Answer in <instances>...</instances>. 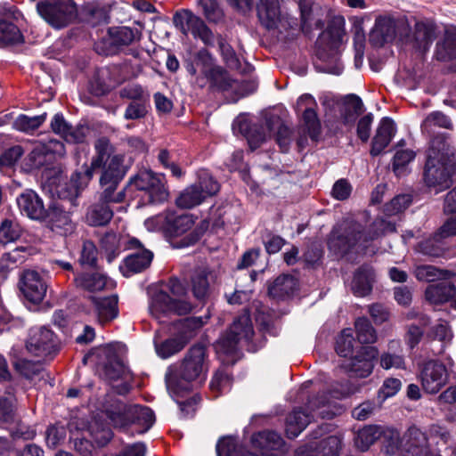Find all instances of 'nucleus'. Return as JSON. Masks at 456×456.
I'll return each mask as SVG.
<instances>
[{
    "mask_svg": "<svg viewBox=\"0 0 456 456\" xmlns=\"http://www.w3.org/2000/svg\"><path fill=\"white\" fill-rule=\"evenodd\" d=\"M209 367L207 347L194 345L183 360L168 367L166 375L167 389L171 396H184L192 390V382L205 379Z\"/></svg>",
    "mask_w": 456,
    "mask_h": 456,
    "instance_id": "nucleus-1",
    "label": "nucleus"
},
{
    "mask_svg": "<svg viewBox=\"0 0 456 456\" xmlns=\"http://www.w3.org/2000/svg\"><path fill=\"white\" fill-rule=\"evenodd\" d=\"M313 403V406H316V410L312 415L319 416L322 419H332L340 413L339 408H335L331 405L330 401H309Z\"/></svg>",
    "mask_w": 456,
    "mask_h": 456,
    "instance_id": "nucleus-62",
    "label": "nucleus"
},
{
    "mask_svg": "<svg viewBox=\"0 0 456 456\" xmlns=\"http://www.w3.org/2000/svg\"><path fill=\"white\" fill-rule=\"evenodd\" d=\"M218 47L224 61L230 69H239L240 61L233 48L223 37L218 38Z\"/></svg>",
    "mask_w": 456,
    "mask_h": 456,
    "instance_id": "nucleus-58",
    "label": "nucleus"
},
{
    "mask_svg": "<svg viewBox=\"0 0 456 456\" xmlns=\"http://www.w3.org/2000/svg\"><path fill=\"white\" fill-rule=\"evenodd\" d=\"M93 177L92 169L86 168L83 172H76L70 178L69 184L68 185L69 192L67 198L71 201L76 199L80 192L88 185Z\"/></svg>",
    "mask_w": 456,
    "mask_h": 456,
    "instance_id": "nucleus-41",
    "label": "nucleus"
},
{
    "mask_svg": "<svg viewBox=\"0 0 456 456\" xmlns=\"http://www.w3.org/2000/svg\"><path fill=\"white\" fill-rule=\"evenodd\" d=\"M449 272L442 271L433 265H419L415 269V276L419 281H433L440 277H445Z\"/></svg>",
    "mask_w": 456,
    "mask_h": 456,
    "instance_id": "nucleus-59",
    "label": "nucleus"
},
{
    "mask_svg": "<svg viewBox=\"0 0 456 456\" xmlns=\"http://www.w3.org/2000/svg\"><path fill=\"white\" fill-rule=\"evenodd\" d=\"M46 118V113L28 117L26 115H20L14 121L13 126L20 131L31 133L37 129Z\"/></svg>",
    "mask_w": 456,
    "mask_h": 456,
    "instance_id": "nucleus-51",
    "label": "nucleus"
},
{
    "mask_svg": "<svg viewBox=\"0 0 456 456\" xmlns=\"http://www.w3.org/2000/svg\"><path fill=\"white\" fill-rule=\"evenodd\" d=\"M167 235L179 236L188 232L194 224L192 217L189 215H175L167 213Z\"/></svg>",
    "mask_w": 456,
    "mask_h": 456,
    "instance_id": "nucleus-38",
    "label": "nucleus"
},
{
    "mask_svg": "<svg viewBox=\"0 0 456 456\" xmlns=\"http://www.w3.org/2000/svg\"><path fill=\"white\" fill-rule=\"evenodd\" d=\"M187 343L188 338L182 336L170 338L160 343L155 342V349L159 357L167 359L182 351Z\"/></svg>",
    "mask_w": 456,
    "mask_h": 456,
    "instance_id": "nucleus-39",
    "label": "nucleus"
},
{
    "mask_svg": "<svg viewBox=\"0 0 456 456\" xmlns=\"http://www.w3.org/2000/svg\"><path fill=\"white\" fill-rule=\"evenodd\" d=\"M344 21L338 20L334 24L328 27L327 30L322 34L318 39V44L322 45L327 39H329V46L331 49L337 48L343 41L345 30L343 28Z\"/></svg>",
    "mask_w": 456,
    "mask_h": 456,
    "instance_id": "nucleus-46",
    "label": "nucleus"
},
{
    "mask_svg": "<svg viewBox=\"0 0 456 456\" xmlns=\"http://www.w3.org/2000/svg\"><path fill=\"white\" fill-rule=\"evenodd\" d=\"M407 23L403 20H395L388 16L376 19L374 28L370 33V42L377 47L393 41L397 35L406 30Z\"/></svg>",
    "mask_w": 456,
    "mask_h": 456,
    "instance_id": "nucleus-14",
    "label": "nucleus"
},
{
    "mask_svg": "<svg viewBox=\"0 0 456 456\" xmlns=\"http://www.w3.org/2000/svg\"><path fill=\"white\" fill-rule=\"evenodd\" d=\"M442 127L446 129H452V123L451 119L440 111H434L428 114L421 124L422 133L431 134L434 133V128Z\"/></svg>",
    "mask_w": 456,
    "mask_h": 456,
    "instance_id": "nucleus-45",
    "label": "nucleus"
},
{
    "mask_svg": "<svg viewBox=\"0 0 456 456\" xmlns=\"http://www.w3.org/2000/svg\"><path fill=\"white\" fill-rule=\"evenodd\" d=\"M106 204L102 202L89 208L86 214V220L90 225H105L110 221L113 212Z\"/></svg>",
    "mask_w": 456,
    "mask_h": 456,
    "instance_id": "nucleus-43",
    "label": "nucleus"
},
{
    "mask_svg": "<svg viewBox=\"0 0 456 456\" xmlns=\"http://www.w3.org/2000/svg\"><path fill=\"white\" fill-rule=\"evenodd\" d=\"M382 435V427L378 425H369L359 430L356 444L362 451L367 450Z\"/></svg>",
    "mask_w": 456,
    "mask_h": 456,
    "instance_id": "nucleus-47",
    "label": "nucleus"
},
{
    "mask_svg": "<svg viewBox=\"0 0 456 456\" xmlns=\"http://www.w3.org/2000/svg\"><path fill=\"white\" fill-rule=\"evenodd\" d=\"M401 348V343L399 340H391L388 344V349L395 351ZM380 366L385 370L403 369L404 359L403 356L396 354L395 352L391 353L390 351L383 353L380 355Z\"/></svg>",
    "mask_w": 456,
    "mask_h": 456,
    "instance_id": "nucleus-42",
    "label": "nucleus"
},
{
    "mask_svg": "<svg viewBox=\"0 0 456 456\" xmlns=\"http://www.w3.org/2000/svg\"><path fill=\"white\" fill-rule=\"evenodd\" d=\"M139 39V31L128 27L110 28L108 31V37L103 42L108 45L107 49H101L105 54H113L123 46L129 45L134 40ZM96 50L100 52V45H96Z\"/></svg>",
    "mask_w": 456,
    "mask_h": 456,
    "instance_id": "nucleus-20",
    "label": "nucleus"
},
{
    "mask_svg": "<svg viewBox=\"0 0 456 456\" xmlns=\"http://www.w3.org/2000/svg\"><path fill=\"white\" fill-rule=\"evenodd\" d=\"M74 281L77 287L92 293L110 290L116 285L111 279L98 272L78 274Z\"/></svg>",
    "mask_w": 456,
    "mask_h": 456,
    "instance_id": "nucleus-22",
    "label": "nucleus"
},
{
    "mask_svg": "<svg viewBox=\"0 0 456 456\" xmlns=\"http://www.w3.org/2000/svg\"><path fill=\"white\" fill-rule=\"evenodd\" d=\"M205 197L200 187L192 184L187 187L176 199V205L182 208H191L204 201Z\"/></svg>",
    "mask_w": 456,
    "mask_h": 456,
    "instance_id": "nucleus-44",
    "label": "nucleus"
},
{
    "mask_svg": "<svg viewBox=\"0 0 456 456\" xmlns=\"http://www.w3.org/2000/svg\"><path fill=\"white\" fill-rule=\"evenodd\" d=\"M106 415L116 427L124 428L131 424L142 427L141 433L147 432L156 420L153 411L140 404L131 406L118 404L107 410Z\"/></svg>",
    "mask_w": 456,
    "mask_h": 456,
    "instance_id": "nucleus-4",
    "label": "nucleus"
},
{
    "mask_svg": "<svg viewBox=\"0 0 456 456\" xmlns=\"http://www.w3.org/2000/svg\"><path fill=\"white\" fill-rule=\"evenodd\" d=\"M374 279V272L370 266L360 267L354 276L352 290L357 297H364L371 290V284Z\"/></svg>",
    "mask_w": 456,
    "mask_h": 456,
    "instance_id": "nucleus-32",
    "label": "nucleus"
},
{
    "mask_svg": "<svg viewBox=\"0 0 456 456\" xmlns=\"http://www.w3.org/2000/svg\"><path fill=\"white\" fill-rule=\"evenodd\" d=\"M17 204L20 212L33 220L43 221L47 211L42 199L31 190L21 193L17 198Z\"/></svg>",
    "mask_w": 456,
    "mask_h": 456,
    "instance_id": "nucleus-21",
    "label": "nucleus"
},
{
    "mask_svg": "<svg viewBox=\"0 0 456 456\" xmlns=\"http://www.w3.org/2000/svg\"><path fill=\"white\" fill-rule=\"evenodd\" d=\"M396 133L395 122L390 118H383L376 129L372 138L370 155H379L385 148L390 143Z\"/></svg>",
    "mask_w": 456,
    "mask_h": 456,
    "instance_id": "nucleus-25",
    "label": "nucleus"
},
{
    "mask_svg": "<svg viewBox=\"0 0 456 456\" xmlns=\"http://www.w3.org/2000/svg\"><path fill=\"white\" fill-rule=\"evenodd\" d=\"M20 290L28 301L39 304L45 297L47 285L37 271L26 270L20 279Z\"/></svg>",
    "mask_w": 456,
    "mask_h": 456,
    "instance_id": "nucleus-16",
    "label": "nucleus"
},
{
    "mask_svg": "<svg viewBox=\"0 0 456 456\" xmlns=\"http://www.w3.org/2000/svg\"><path fill=\"white\" fill-rule=\"evenodd\" d=\"M38 14L53 28L67 27L77 17V6L72 0H43L37 4Z\"/></svg>",
    "mask_w": 456,
    "mask_h": 456,
    "instance_id": "nucleus-5",
    "label": "nucleus"
},
{
    "mask_svg": "<svg viewBox=\"0 0 456 456\" xmlns=\"http://www.w3.org/2000/svg\"><path fill=\"white\" fill-rule=\"evenodd\" d=\"M266 127L272 134L277 129L276 142L281 151H287L291 142V134L289 127L284 126L277 116H272L266 118Z\"/></svg>",
    "mask_w": 456,
    "mask_h": 456,
    "instance_id": "nucleus-37",
    "label": "nucleus"
},
{
    "mask_svg": "<svg viewBox=\"0 0 456 456\" xmlns=\"http://www.w3.org/2000/svg\"><path fill=\"white\" fill-rule=\"evenodd\" d=\"M314 419V415L302 410L293 411L286 420V435L289 438L297 437Z\"/></svg>",
    "mask_w": 456,
    "mask_h": 456,
    "instance_id": "nucleus-34",
    "label": "nucleus"
},
{
    "mask_svg": "<svg viewBox=\"0 0 456 456\" xmlns=\"http://www.w3.org/2000/svg\"><path fill=\"white\" fill-rule=\"evenodd\" d=\"M379 235V233L375 232L373 234L363 238L359 225L339 224L331 231L328 246L335 254L344 255L362 240L363 242H367L374 240Z\"/></svg>",
    "mask_w": 456,
    "mask_h": 456,
    "instance_id": "nucleus-8",
    "label": "nucleus"
},
{
    "mask_svg": "<svg viewBox=\"0 0 456 456\" xmlns=\"http://www.w3.org/2000/svg\"><path fill=\"white\" fill-rule=\"evenodd\" d=\"M378 356L374 346H362L358 354L347 360L345 368L358 378L368 377L373 370V360Z\"/></svg>",
    "mask_w": 456,
    "mask_h": 456,
    "instance_id": "nucleus-19",
    "label": "nucleus"
},
{
    "mask_svg": "<svg viewBox=\"0 0 456 456\" xmlns=\"http://www.w3.org/2000/svg\"><path fill=\"white\" fill-rule=\"evenodd\" d=\"M436 56L438 60L449 61L456 59V28L449 27L445 29L442 41L436 45Z\"/></svg>",
    "mask_w": 456,
    "mask_h": 456,
    "instance_id": "nucleus-35",
    "label": "nucleus"
},
{
    "mask_svg": "<svg viewBox=\"0 0 456 456\" xmlns=\"http://www.w3.org/2000/svg\"><path fill=\"white\" fill-rule=\"evenodd\" d=\"M232 379L224 370H217L209 382V389L215 397H219L231 389Z\"/></svg>",
    "mask_w": 456,
    "mask_h": 456,
    "instance_id": "nucleus-49",
    "label": "nucleus"
},
{
    "mask_svg": "<svg viewBox=\"0 0 456 456\" xmlns=\"http://www.w3.org/2000/svg\"><path fill=\"white\" fill-rule=\"evenodd\" d=\"M354 340L351 330H343L336 343V351L338 354L343 357L350 355L353 352Z\"/></svg>",
    "mask_w": 456,
    "mask_h": 456,
    "instance_id": "nucleus-57",
    "label": "nucleus"
},
{
    "mask_svg": "<svg viewBox=\"0 0 456 456\" xmlns=\"http://www.w3.org/2000/svg\"><path fill=\"white\" fill-rule=\"evenodd\" d=\"M455 295L454 285L448 281L429 285L426 289V298L434 305L450 300Z\"/></svg>",
    "mask_w": 456,
    "mask_h": 456,
    "instance_id": "nucleus-33",
    "label": "nucleus"
},
{
    "mask_svg": "<svg viewBox=\"0 0 456 456\" xmlns=\"http://www.w3.org/2000/svg\"><path fill=\"white\" fill-rule=\"evenodd\" d=\"M209 284L207 273L203 270L196 271L191 277V289L194 297L203 299L208 293Z\"/></svg>",
    "mask_w": 456,
    "mask_h": 456,
    "instance_id": "nucleus-53",
    "label": "nucleus"
},
{
    "mask_svg": "<svg viewBox=\"0 0 456 456\" xmlns=\"http://www.w3.org/2000/svg\"><path fill=\"white\" fill-rule=\"evenodd\" d=\"M124 175L125 169L123 167L122 159L119 156H113L100 178V184L102 190L100 198L102 202L119 203L124 200V191L121 190L116 192V190Z\"/></svg>",
    "mask_w": 456,
    "mask_h": 456,
    "instance_id": "nucleus-6",
    "label": "nucleus"
},
{
    "mask_svg": "<svg viewBox=\"0 0 456 456\" xmlns=\"http://www.w3.org/2000/svg\"><path fill=\"white\" fill-rule=\"evenodd\" d=\"M437 237L438 235L435 236L433 239H428L425 241H422L419 244L420 251L423 254L430 256H441L444 254V249Z\"/></svg>",
    "mask_w": 456,
    "mask_h": 456,
    "instance_id": "nucleus-64",
    "label": "nucleus"
},
{
    "mask_svg": "<svg viewBox=\"0 0 456 456\" xmlns=\"http://www.w3.org/2000/svg\"><path fill=\"white\" fill-rule=\"evenodd\" d=\"M447 370L444 363L429 361L425 363L421 372L423 389L428 394L437 393L446 383Z\"/></svg>",
    "mask_w": 456,
    "mask_h": 456,
    "instance_id": "nucleus-18",
    "label": "nucleus"
},
{
    "mask_svg": "<svg viewBox=\"0 0 456 456\" xmlns=\"http://www.w3.org/2000/svg\"><path fill=\"white\" fill-rule=\"evenodd\" d=\"M174 25L184 36L191 34L200 38L207 45L214 44V35L202 19L188 9L177 11L173 16Z\"/></svg>",
    "mask_w": 456,
    "mask_h": 456,
    "instance_id": "nucleus-11",
    "label": "nucleus"
},
{
    "mask_svg": "<svg viewBox=\"0 0 456 456\" xmlns=\"http://www.w3.org/2000/svg\"><path fill=\"white\" fill-rule=\"evenodd\" d=\"M102 247L107 254L109 262H111L124 248H141V242L135 238L118 237L116 233L108 232L101 240Z\"/></svg>",
    "mask_w": 456,
    "mask_h": 456,
    "instance_id": "nucleus-26",
    "label": "nucleus"
},
{
    "mask_svg": "<svg viewBox=\"0 0 456 456\" xmlns=\"http://www.w3.org/2000/svg\"><path fill=\"white\" fill-rule=\"evenodd\" d=\"M415 158V153L411 150H397L394 156L393 169L397 175H400L403 168Z\"/></svg>",
    "mask_w": 456,
    "mask_h": 456,
    "instance_id": "nucleus-61",
    "label": "nucleus"
},
{
    "mask_svg": "<svg viewBox=\"0 0 456 456\" xmlns=\"http://www.w3.org/2000/svg\"><path fill=\"white\" fill-rule=\"evenodd\" d=\"M456 159L453 147L447 142L444 134L436 135L427 151V161L424 170L426 185L439 193L452 185L455 173Z\"/></svg>",
    "mask_w": 456,
    "mask_h": 456,
    "instance_id": "nucleus-2",
    "label": "nucleus"
},
{
    "mask_svg": "<svg viewBox=\"0 0 456 456\" xmlns=\"http://www.w3.org/2000/svg\"><path fill=\"white\" fill-rule=\"evenodd\" d=\"M272 135V132H269L266 127V121L263 125L254 126L250 131L247 134V139L248 144L252 150L258 148Z\"/></svg>",
    "mask_w": 456,
    "mask_h": 456,
    "instance_id": "nucleus-54",
    "label": "nucleus"
},
{
    "mask_svg": "<svg viewBox=\"0 0 456 456\" xmlns=\"http://www.w3.org/2000/svg\"><path fill=\"white\" fill-rule=\"evenodd\" d=\"M21 233L22 229L16 221L4 219L0 224V244L5 245L17 240Z\"/></svg>",
    "mask_w": 456,
    "mask_h": 456,
    "instance_id": "nucleus-48",
    "label": "nucleus"
},
{
    "mask_svg": "<svg viewBox=\"0 0 456 456\" xmlns=\"http://www.w3.org/2000/svg\"><path fill=\"white\" fill-rule=\"evenodd\" d=\"M253 447L261 451L265 456L269 451L280 450L284 444L282 437L275 431L264 430L254 434L251 437Z\"/></svg>",
    "mask_w": 456,
    "mask_h": 456,
    "instance_id": "nucleus-29",
    "label": "nucleus"
},
{
    "mask_svg": "<svg viewBox=\"0 0 456 456\" xmlns=\"http://www.w3.org/2000/svg\"><path fill=\"white\" fill-rule=\"evenodd\" d=\"M197 67L200 68V75L196 77L194 84L198 87L204 88L209 84L213 88L225 90L230 86L226 70L216 65L207 52L198 54Z\"/></svg>",
    "mask_w": 456,
    "mask_h": 456,
    "instance_id": "nucleus-7",
    "label": "nucleus"
},
{
    "mask_svg": "<svg viewBox=\"0 0 456 456\" xmlns=\"http://www.w3.org/2000/svg\"><path fill=\"white\" fill-rule=\"evenodd\" d=\"M94 311L101 324H105L116 319L118 315V296L106 297H92Z\"/></svg>",
    "mask_w": 456,
    "mask_h": 456,
    "instance_id": "nucleus-27",
    "label": "nucleus"
},
{
    "mask_svg": "<svg viewBox=\"0 0 456 456\" xmlns=\"http://www.w3.org/2000/svg\"><path fill=\"white\" fill-rule=\"evenodd\" d=\"M279 0H261L257 7L258 18L267 29L276 28L280 22Z\"/></svg>",
    "mask_w": 456,
    "mask_h": 456,
    "instance_id": "nucleus-31",
    "label": "nucleus"
},
{
    "mask_svg": "<svg viewBox=\"0 0 456 456\" xmlns=\"http://www.w3.org/2000/svg\"><path fill=\"white\" fill-rule=\"evenodd\" d=\"M64 151L63 143L57 140H51L47 144H38L27 156L24 169L30 171L39 168L47 163L52 154L62 156Z\"/></svg>",
    "mask_w": 456,
    "mask_h": 456,
    "instance_id": "nucleus-17",
    "label": "nucleus"
},
{
    "mask_svg": "<svg viewBox=\"0 0 456 456\" xmlns=\"http://www.w3.org/2000/svg\"><path fill=\"white\" fill-rule=\"evenodd\" d=\"M253 335L254 330L249 317L242 315L234 321L229 330L220 338L218 349L225 354H231L236 350L240 341L249 342Z\"/></svg>",
    "mask_w": 456,
    "mask_h": 456,
    "instance_id": "nucleus-13",
    "label": "nucleus"
},
{
    "mask_svg": "<svg viewBox=\"0 0 456 456\" xmlns=\"http://www.w3.org/2000/svg\"><path fill=\"white\" fill-rule=\"evenodd\" d=\"M164 177L157 176L156 180H153L151 188L147 192L149 200L152 203H159L166 200L168 197V191L165 187Z\"/></svg>",
    "mask_w": 456,
    "mask_h": 456,
    "instance_id": "nucleus-60",
    "label": "nucleus"
},
{
    "mask_svg": "<svg viewBox=\"0 0 456 456\" xmlns=\"http://www.w3.org/2000/svg\"><path fill=\"white\" fill-rule=\"evenodd\" d=\"M153 254L150 250L142 249L131 254L124 260L120 270L124 276L129 277L148 268L152 261Z\"/></svg>",
    "mask_w": 456,
    "mask_h": 456,
    "instance_id": "nucleus-28",
    "label": "nucleus"
},
{
    "mask_svg": "<svg viewBox=\"0 0 456 456\" xmlns=\"http://www.w3.org/2000/svg\"><path fill=\"white\" fill-rule=\"evenodd\" d=\"M200 5L202 8L205 18L209 22L217 23L224 19V11L219 5L217 0H200Z\"/></svg>",
    "mask_w": 456,
    "mask_h": 456,
    "instance_id": "nucleus-52",
    "label": "nucleus"
},
{
    "mask_svg": "<svg viewBox=\"0 0 456 456\" xmlns=\"http://www.w3.org/2000/svg\"><path fill=\"white\" fill-rule=\"evenodd\" d=\"M357 390L358 387L347 380L343 382L333 381L328 384L307 380L301 385L297 395L305 397L309 396L308 393L310 392H318L316 399H339L340 397L351 396Z\"/></svg>",
    "mask_w": 456,
    "mask_h": 456,
    "instance_id": "nucleus-10",
    "label": "nucleus"
},
{
    "mask_svg": "<svg viewBox=\"0 0 456 456\" xmlns=\"http://www.w3.org/2000/svg\"><path fill=\"white\" fill-rule=\"evenodd\" d=\"M26 347L29 353L36 356L50 359L59 351L58 343L53 332L45 327L30 330Z\"/></svg>",
    "mask_w": 456,
    "mask_h": 456,
    "instance_id": "nucleus-12",
    "label": "nucleus"
},
{
    "mask_svg": "<svg viewBox=\"0 0 456 456\" xmlns=\"http://www.w3.org/2000/svg\"><path fill=\"white\" fill-rule=\"evenodd\" d=\"M357 339L361 344H372L377 340L374 328L367 318H358L354 323Z\"/></svg>",
    "mask_w": 456,
    "mask_h": 456,
    "instance_id": "nucleus-50",
    "label": "nucleus"
},
{
    "mask_svg": "<svg viewBox=\"0 0 456 456\" xmlns=\"http://www.w3.org/2000/svg\"><path fill=\"white\" fill-rule=\"evenodd\" d=\"M204 194L205 199L218 192L220 185L216 180L207 171L199 173V182L195 183Z\"/></svg>",
    "mask_w": 456,
    "mask_h": 456,
    "instance_id": "nucleus-55",
    "label": "nucleus"
},
{
    "mask_svg": "<svg viewBox=\"0 0 456 456\" xmlns=\"http://www.w3.org/2000/svg\"><path fill=\"white\" fill-rule=\"evenodd\" d=\"M17 369L27 379L34 380L43 378L44 369L38 362L31 361H21L18 363Z\"/></svg>",
    "mask_w": 456,
    "mask_h": 456,
    "instance_id": "nucleus-56",
    "label": "nucleus"
},
{
    "mask_svg": "<svg viewBox=\"0 0 456 456\" xmlns=\"http://www.w3.org/2000/svg\"><path fill=\"white\" fill-rule=\"evenodd\" d=\"M101 358H105L107 361L102 362V375L106 379L110 382H118L112 384V388L119 395H126L130 386V373L123 362L118 358L116 354L110 349H102L100 353Z\"/></svg>",
    "mask_w": 456,
    "mask_h": 456,
    "instance_id": "nucleus-9",
    "label": "nucleus"
},
{
    "mask_svg": "<svg viewBox=\"0 0 456 456\" xmlns=\"http://www.w3.org/2000/svg\"><path fill=\"white\" fill-rule=\"evenodd\" d=\"M23 41V36L18 27L7 19L0 20V45L19 44Z\"/></svg>",
    "mask_w": 456,
    "mask_h": 456,
    "instance_id": "nucleus-40",
    "label": "nucleus"
},
{
    "mask_svg": "<svg viewBox=\"0 0 456 456\" xmlns=\"http://www.w3.org/2000/svg\"><path fill=\"white\" fill-rule=\"evenodd\" d=\"M52 130L70 143H81L85 141L87 128L84 126L73 127L64 118L62 114L57 113L51 121Z\"/></svg>",
    "mask_w": 456,
    "mask_h": 456,
    "instance_id": "nucleus-24",
    "label": "nucleus"
},
{
    "mask_svg": "<svg viewBox=\"0 0 456 456\" xmlns=\"http://www.w3.org/2000/svg\"><path fill=\"white\" fill-rule=\"evenodd\" d=\"M168 289L173 297L167 292L159 291L151 300L150 311L153 317L162 322L161 316L171 313L178 315L187 314L191 310V305L179 297L185 295V289L177 279H171L168 282Z\"/></svg>",
    "mask_w": 456,
    "mask_h": 456,
    "instance_id": "nucleus-3",
    "label": "nucleus"
},
{
    "mask_svg": "<svg viewBox=\"0 0 456 456\" xmlns=\"http://www.w3.org/2000/svg\"><path fill=\"white\" fill-rule=\"evenodd\" d=\"M43 221L53 232L61 236H67L75 231V223L72 221L70 212L66 210L65 206L61 203L51 204Z\"/></svg>",
    "mask_w": 456,
    "mask_h": 456,
    "instance_id": "nucleus-15",
    "label": "nucleus"
},
{
    "mask_svg": "<svg viewBox=\"0 0 456 456\" xmlns=\"http://www.w3.org/2000/svg\"><path fill=\"white\" fill-rule=\"evenodd\" d=\"M316 102L311 94H303L297 102V110L303 111V120L309 135L315 138L320 131L321 124L314 110Z\"/></svg>",
    "mask_w": 456,
    "mask_h": 456,
    "instance_id": "nucleus-23",
    "label": "nucleus"
},
{
    "mask_svg": "<svg viewBox=\"0 0 456 456\" xmlns=\"http://www.w3.org/2000/svg\"><path fill=\"white\" fill-rule=\"evenodd\" d=\"M297 285V280L294 276L282 274L269 286L268 294L273 298L284 299L294 294Z\"/></svg>",
    "mask_w": 456,
    "mask_h": 456,
    "instance_id": "nucleus-30",
    "label": "nucleus"
},
{
    "mask_svg": "<svg viewBox=\"0 0 456 456\" xmlns=\"http://www.w3.org/2000/svg\"><path fill=\"white\" fill-rule=\"evenodd\" d=\"M381 437L387 443V450L388 452L395 453L399 449L400 434L395 428L382 427Z\"/></svg>",
    "mask_w": 456,
    "mask_h": 456,
    "instance_id": "nucleus-63",
    "label": "nucleus"
},
{
    "mask_svg": "<svg viewBox=\"0 0 456 456\" xmlns=\"http://www.w3.org/2000/svg\"><path fill=\"white\" fill-rule=\"evenodd\" d=\"M413 39L415 47L427 51L435 39V26L429 22H417L414 28Z\"/></svg>",
    "mask_w": 456,
    "mask_h": 456,
    "instance_id": "nucleus-36",
    "label": "nucleus"
}]
</instances>
